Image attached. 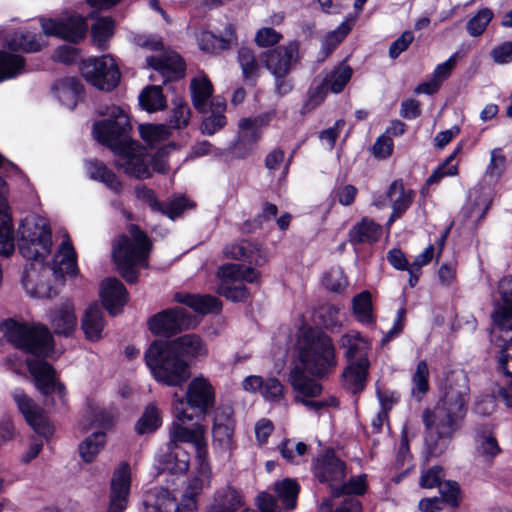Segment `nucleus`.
<instances>
[{
  "label": "nucleus",
  "mask_w": 512,
  "mask_h": 512,
  "mask_svg": "<svg viewBox=\"0 0 512 512\" xmlns=\"http://www.w3.org/2000/svg\"><path fill=\"white\" fill-rule=\"evenodd\" d=\"M469 395L468 377L463 372H454L448 377L443 396L434 410L423 411L425 443L430 456L438 457L447 449L449 439L466 416Z\"/></svg>",
  "instance_id": "obj_1"
},
{
  "label": "nucleus",
  "mask_w": 512,
  "mask_h": 512,
  "mask_svg": "<svg viewBox=\"0 0 512 512\" xmlns=\"http://www.w3.org/2000/svg\"><path fill=\"white\" fill-rule=\"evenodd\" d=\"M152 242L139 226H132L127 233L112 242V258L121 276L128 283L138 279L137 269L148 267Z\"/></svg>",
  "instance_id": "obj_2"
},
{
  "label": "nucleus",
  "mask_w": 512,
  "mask_h": 512,
  "mask_svg": "<svg viewBox=\"0 0 512 512\" xmlns=\"http://www.w3.org/2000/svg\"><path fill=\"white\" fill-rule=\"evenodd\" d=\"M145 362L154 378L167 386H181L191 375L189 364L161 341L150 345Z\"/></svg>",
  "instance_id": "obj_3"
},
{
  "label": "nucleus",
  "mask_w": 512,
  "mask_h": 512,
  "mask_svg": "<svg viewBox=\"0 0 512 512\" xmlns=\"http://www.w3.org/2000/svg\"><path fill=\"white\" fill-rule=\"evenodd\" d=\"M2 336L15 347L38 356H48L53 349V339L44 325L29 326L13 319L0 323Z\"/></svg>",
  "instance_id": "obj_4"
},
{
  "label": "nucleus",
  "mask_w": 512,
  "mask_h": 512,
  "mask_svg": "<svg viewBox=\"0 0 512 512\" xmlns=\"http://www.w3.org/2000/svg\"><path fill=\"white\" fill-rule=\"evenodd\" d=\"M300 361L311 375L328 374L337 365L332 339L318 331L306 333L300 345Z\"/></svg>",
  "instance_id": "obj_5"
},
{
  "label": "nucleus",
  "mask_w": 512,
  "mask_h": 512,
  "mask_svg": "<svg viewBox=\"0 0 512 512\" xmlns=\"http://www.w3.org/2000/svg\"><path fill=\"white\" fill-rule=\"evenodd\" d=\"M215 403L214 388L208 379L203 376L196 377L187 386L185 398L177 393L173 395L172 411L176 420L182 423L193 421L194 416L187 412V406L206 414Z\"/></svg>",
  "instance_id": "obj_6"
},
{
  "label": "nucleus",
  "mask_w": 512,
  "mask_h": 512,
  "mask_svg": "<svg viewBox=\"0 0 512 512\" xmlns=\"http://www.w3.org/2000/svg\"><path fill=\"white\" fill-rule=\"evenodd\" d=\"M260 273L241 264H225L219 267L217 277L220 280L218 293L234 302L246 301L250 293L243 282L254 283Z\"/></svg>",
  "instance_id": "obj_7"
},
{
  "label": "nucleus",
  "mask_w": 512,
  "mask_h": 512,
  "mask_svg": "<svg viewBox=\"0 0 512 512\" xmlns=\"http://www.w3.org/2000/svg\"><path fill=\"white\" fill-rule=\"evenodd\" d=\"M79 70L86 82L100 91L111 92L120 83V69L115 60L107 55L83 60Z\"/></svg>",
  "instance_id": "obj_8"
},
{
  "label": "nucleus",
  "mask_w": 512,
  "mask_h": 512,
  "mask_svg": "<svg viewBox=\"0 0 512 512\" xmlns=\"http://www.w3.org/2000/svg\"><path fill=\"white\" fill-rule=\"evenodd\" d=\"M17 236L20 254L42 267L53 244L50 226H19Z\"/></svg>",
  "instance_id": "obj_9"
},
{
  "label": "nucleus",
  "mask_w": 512,
  "mask_h": 512,
  "mask_svg": "<svg viewBox=\"0 0 512 512\" xmlns=\"http://www.w3.org/2000/svg\"><path fill=\"white\" fill-rule=\"evenodd\" d=\"M131 130L129 117L121 109L116 118L99 120L93 125L95 139L108 147L114 154L123 151V148H128L127 144L132 139L129 136Z\"/></svg>",
  "instance_id": "obj_10"
},
{
  "label": "nucleus",
  "mask_w": 512,
  "mask_h": 512,
  "mask_svg": "<svg viewBox=\"0 0 512 512\" xmlns=\"http://www.w3.org/2000/svg\"><path fill=\"white\" fill-rule=\"evenodd\" d=\"M300 41L291 40L262 52L259 56L264 67L272 74H290L300 61Z\"/></svg>",
  "instance_id": "obj_11"
},
{
  "label": "nucleus",
  "mask_w": 512,
  "mask_h": 512,
  "mask_svg": "<svg viewBox=\"0 0 512 512\" xmlns=\"http://www.w3.org/2000/svg\"><path fill=\"white\" fill-rule=\"evenodd\" d=\"M195 317L184 308L176 307L155 314L149 319V329L153 334L170 337L196 326Z\"/></svg>",
  "instance_id": "obj_12"
},
{
  "label": "nucleus",
  "mask_w": 512,
  "mask_h": 512,
  "mask_svg": "<svg viewBox=\"0 0 512 512\" xmlns=\"http://www.w3.org/2000/svg\"><path fill=\"white\" fill-rule=\"evenodd\" d=\"M129 148H123V151H118L115 155L121 158L118 166L123 169L124 173L129 177H134L139 180L149 179L151 172L147 164V151L138 142L130 139L127 144Z\"/></svg>",
  "instance_id": "obj_13"
},
{
  "label": "nucleus",
  "mask_w": 512,
  "mask_h": 512,
  "mask_svg": "<svg viewBox=\"0 0 512 512\" xmlns=\"http://www.w3.org/2000/svg\"><path fill=\"white\" fill-rule=\"evenodd\" d=\"M491 318L494 326L500 331H512V276L500 280Z\"/></svg>",
  "instance_id": "obj_14"
},
{
  "label": "nucleus",
  "mask_w": 512,
  "mask_h": 512,
  "mask_svg": "<svg viewBox=\"0 0 512 512\" xmlns=\"http://www.w3.org/2000/svg\"><path fill=\"white\" fill-rule=\"evenodd\" d=\"M12 397L33 430L46 438L50 437L54 430L44 411L21 389H15Z\"/></svg>",
  "instance_id": "obj_15"
},
{
  "label": "nucleus",
  "mask_w": 512,
  "mask_h": 512,
  "mask_svg": "<svg viewBox=\"0 0 512 512\" xmlns=\"http://www.w3.org/2000/svg\"><path fill=\"white\" fill-rule=\"evenodd\" d=\"M214 448L223 454H230L236 447L234 440V420L231 413L218 410L212 428Z\"/></svg>",
  "instance_id": "obj_16"
},
{
  "label": "nucleus",
  "mask_w": 512,
  "mask_h": 512,
  "mask_svg": "<svg viewBox=\"0 0 512 512\" xmlns=\"http://www.w3.org/2000/svg\"><path fill=\"white\" fill-rule=\"evenodd\" d=\"M29 372L34 377L37 389L44 395H49L55 391L63 397L65 395V386L56 379V372L46 361L32 359L27 361Z\"/></svg>",
  "instance_id": "obj_17"
},
{
  "label": "nucleus",
  "mask_w": 512,
  "mask_h": 512,
  "mask_svg": "<svg viewBox=\"0 0 512 512\" xmlns=\"http://www.w3.org/2000/svg\"><path fill=\"white\" fill-rule=\"evenodd\" d=\"M315 476L323 483H328L331 491L334 487H338L346 477L345 463L336 457L334 452L327 451L315 463Z\"/></svg>",
  "instance_id": "obj_18"
},
{
  "label": "nucleus",
  "mask_w": 512,
  "mask_h": 512,
  "mask_svg": "<svg viewBox=\"0 0 512 512\" xmlns=\"http://www.w3.org/2000/svg\"><path fill=\"white\" fill-rule=\"evenodd\" d=\"M50 267H46L42 262V267L38 263H31L25 267L22 283L26 291L34 297H51V289L47 278Z\"/></svg>",
  "instance_id": "obj_19"
},
{
  "label": "nucleus",
  "mask_w": 512,
  "mask_h": 512,
  "mask_svg": "<svg viewBox=\"0 0 512 512\" xmlns=\"http://www.w3.org/2000/svg\"><path fill=\"white\" fill-rule=\"evenodd\" d=\"M130 481L129 466L123 464L114 472L111 481L110 506L108 512H123L126 509Z\"/></svg>",
  "instance_id": "obj_20"
},
{
  "label": "nucleus",
  "mask_w": 512,
  "mask_h": 512,
  "mask_svg": "<svg viewBox=\"0 0 512 512\" xmlns=\"http://www.w3.org/2000/svg\"><path fill=\"white\" fill-rule=\"evenodd\" d=\"M100 297L105 309L117 315L128 301V292L118 279L108 278L101 284Z\"/></svg>",
  "instance_id": "obj_21"
},
{
  "label": "nucleus",
  "mask_w": 512,
  "mask_h": 512,
  "mask_svg": "<svg viewBox=\"0 0 512 512\" xmlns=\"http://www.w3.org/2000/svg\"><path fill=\"white\" fill-rule=\"evenodd\" d=\"M50 271L55 276L60 277L65 275L76 276L78 273L76 252L67 232L63 235V240L54 256Z\"/></svg>",
  "instance_id": "obj_22"
},
{
  "label": "nucleus",
  "mask_w": 512,
  "mask_h": 512,
  "mask_svg": "<svg viewBox=\"0 0 512 512\" xmlns=\"http://www.w3.org/2000/svg\"><path fill=\"white\" fill-rule=\"evenodd\" d=\"M223 253L227 258L245 261L256 266H262L267 262V253L259 245L247 240L226 245Z\"/></svg>",
  "instance_id": "obj_23"
},
{
  "label": "nucleus",
  "mask_w": 512,
  "mask_h": 512,
  "mask_svg": "<svg viewBox=\"0 0 512 512\" xmlns=\"http://www.w3.org/2000/svg\"><path fill=\"white\" fill-rule=\"evenodd\" d=\"M147 65L159 72L165 81L180 80L185 76L186 64L182 57L176 56H149Z\"/></svg>",
  "instance_id": "obj_24"
},
{
  "label": "nucleus",
  "mask_w": 512,
  "mask_h": 512,
  "mask_svg": "<svg viewBox=\"0 0 512 512\" xmlns=\"http://www.w3.org/2000/svg\"><path fill=\"white\" fill-rule=\"evenodd\" d=\"M49 322L55 334L70 336L77 324L73 304L70 301L61 303L50 312Z\"/></svg>",
  "instance_id": "obj_25"
},
{
  "label": "nucleus",
  "mask_w": 512,
  "mask_h": 512,
  "mask_svg": "<svg viewBox=\"0 0 512 512\" xmlns=\"http://www.w3.org/2000/svg\"><path fill=\"white\" fill-rule=\"evenodd\" d=\"M183 424L177 420L171 425L168 445L179 446V443H191L195 451L206 446L203 426L196 424L192 428H187Z\"/></svg>",
  "instance_id": "obj_26"
},
{
  "label": "nucleus",
  "mask_w": 512,
  "mask_h": 512,
  "mask_svg": "<svg viewBox=\"0 0 512 512\" xmlns=\"http://www.w3.org/2000/svg\"><path fill=\"white\" fill-rule=\"evenodd\" d=\"M85 169L91 180L104 184L117 195L122 192V182L103 161L97 158L88 159L85 161Z\"/></svg>",
  "instance_id": "obj_27"
},
{
  "label": "nucleus",
  "mask_w": 512,
  "mask_h": 512,
  "mask_svg": "<svg viewBox=\"0 0 512 512\" xmlns=\"http://www.w3.org/2000/svg\"><path fill=\"white\" fill-rule=\"evenodd\" d=\"M143 512H186L182 504L179 506L169 490L156 488L150 490L144 499Z\"/></svg>",
  "instance_id": "obj_28"
},
{
  "label": "nucleus",
  "mask_w": 512,
  "mask_h": 512,
  "mask_svg": "<svg viewBox=\"0 0 512 512\" xmlns=\"http://www.w3.org/2000/svg\"><path fill=\"white\" fill-rule=\"evenodd\" d=\"M339 346L344 350L347 362L368 359L367 355L371 349L369 341L357 331H350L342 335Z\"/></svg>",
  "instance_id": "obj_29"
},
{
  "label": "nucleus",
  "mask_w": 512,
  "mask_h": 512,
  "mask_svg": "<svg viewBox=\"0 0 512 512\" xmlns=\"http://www.w3.org/2000/svg\"><path fill=\"white\" fill-rule=\"evenodd\" d=\"M370 362L368 359L348 362L342 373L343 385L352 393H358L365 387Z\"/></svg>",
  "instance_id": "obj_30"
},
{
  "label": "nucleus",
  "mask_w": 512,
  "mask_h": 512,
  "mask_svg": "<svg viewBox=\"0 0 512 512\" xmlns=\"http://www.w3.org/2000/svg\"><path fill=\"white\" fill-rule=\"evenodd\" d=\"M387 196L393 202L392 213L386 224H392L398 220L412 203V191H406L401 180L393 181L387 191Z\"/></svg>",
  "instance_id": "obj_31"
},
{
  "label": "nucleus",
  "mask_w": 512,
  "mask_h": 512,
  "mask_svg": "<svg viewBox=\"0 0 512 512\" xmlns=\"http://www.w3.org/2000/svg\"><path fill=\"white\" fill-rule=\"evenodd\" d=\"M172 349L179 357L196 359L207 355L206 344L196 334H186L176 338L170 343Z\"/></svg>",
  "instance_id": "obj_32"
},
{
  "label": "nucleus",
  "mask_w": 512,
  "mask_h": 512,
  "mask_svg": "<svg viewBox=\"0 0 512 512\" xmlns=\"http://www.w3.org/2000/svg\"><path fill=\"white\" fill-rule=\"evenodd\" d=\"M174 299L176 302L185 304L195 312L201 314L218 313L222 308L221 301L211 295H195L178 292L174 295Z\"/></svg>",
  "instance_id": "obj_33"
},
{
  "label": "nucleus",
  "mask_w": 512,
  "mask_h": 512,
  "mask_svg": "<svg viewBox=\"0 0 512 512\" xmlns=\"http://www.w3.org/2000/svg\"><path fill=\"white\" fill-rule=\"evenodd\" d=\"M492 201L489 195L479 193L473 200L463 206L461 210L463 221L468 224H480L483 222L487 212L491 208Z\"/></svg>",
  "instance_id": "obj_34"
},
{
  "label": "nucleus",
  "mask_w": 512,
  "mask_h": 512,
  "mask_svg": "<svg viewBox=\"0 0 512 512\" xmlns=\"http://www.w3.org/2000/svg\"><path fill=\"white\" fill-rule=\"evenodd\" d=\"M213 85L207 76L194 77L190 83L191 101L195 110L206 113L208 101L213 95Z\"/></svg>",
  "instance_id": "obj_35"
},
{
  "label": "nucleus",
  "mask_w": 512,
  "mask_h": 512,
  "mask_svg": "<svg viewBox=\"0 0 512 512\" xmlns=\"http://www.w3.org/2000/svg\"><path fill=\"white\" fill-rule=\"evenodd\" d=\"M244 505L242 494L228 486L218 491L208 512H235Z\"/></svg>",
  "instance_id": "obj_36"
},
{
  "label": "nucleus",
  "mask_w": 512,
  "mask_h": 512,
  "mask_svg": "<svg viewBox=\"0 0 512 512\" xmlns=\"http://www.w3.org/2000/svg\"><path fill=\"white\" fill-rule=\"evenodd\" d=\"M229 37L217 36L213 32H203L199 39V48L206 53L220 54L229 50L231 47V38L235 37L234 27L230 24L226 27Z\"/></svg>",
  "instance_id": "obj_37"
},
{
  "label": "nucleus",
  "mask_w": 512,
  "mask_h": 512,
  "mask_svg": "<svg viewBox=\"0 0 512 512\" xmlns=\"http://www.w3.org/2000/svg\"><path fill=\"white\" fill-rule=\"evenodd\" d=\"M26 67V59L18 54L0 50V83L11 80L22 74Z\"/></svg>",
  "instance_id": "obj_38"
},
{
  "label": "nucleus",
  "mask_w": 512,
  "mask_h": 512,
  "mask_svg": "<svg viewBox=\"0 0 512 512\" xmlns=\"http://www.w3.org/2000/svg\"><path fill=\"white\" fill-rule=\"evenodd\" d=\"M189 453L180 446L168 445V452L163 455V468L172 474H182L189 469Z\"/></svg>",
  "instance_id": "obj_39"
},
{
  "label": "nucleus",
  "mask_w": 512,
  "mask_h": 512,
  "mask_svg": "<svg viewBox=\"0 0 512 512\" xmlns=\"http://www.w3.org/2000/svg\"><path fill=\"white\" fill-rule=\"evenodd\" d=\"M88 25L81 15H72L66 19H62L61 39L64 41L78 44L85 37Z\"/></svg>",
  "instance_id": "obj_40"
},
{
  "label": "nucleus",
  "mask_w": 512,
  "mask_h": 512,
  "mask_svg": "<svg viewBox=\"0 0 512 512\" xmlns=\"http://www.w3.org/2000/svg\"><path fill=\"white\" fill-rule=\"evenodd\" d=\"M289 380L293 389L299 393L297 396L309 398L316 397L321 393V385L308 378L299 367L291 370Z\"/></svg>",
  "instance_id": "obj_41"
},
{
  "label": "nucleus",
  "mask_w": 512,
  "mask_h": 512,
  "mask_svg": "<svg viewBox=\"0 0 512 512\" xmlns=\"http://www.w3.org/2000/svg\"><path fill=\"white\" fill-rule=\"evenodd\" d=\"M103 327L104 321L101 308L96 304L89 306L82 319V329L86 337L91 341L99 340Z\"/></svg>",
  "instance_id": "obj_42"
},
{
  "label": "nucleus",
  "mask_w": 512,
  "mask_h": 512,
  "mask_svg": "<svg viewBox=\"0 0 512 512\" xmlns=\"http://www.w3.org/2000/svg\"><path fill=\"white\" fill-rule=\"evenodd\" d=\"M210 106L211 115L205 117L200 125L201 133L205 135H213L227 124V119L224 115L226 104L224 102L212 101Z\"/></svg>",
  "instance_id": "obj_43"
},
{
  "label": "nucleus",
  "mask_w": 512,
  "mask_h": 512,
  "mask_svg": "<svg viewBox=\"0 0 512 512\" xmlns=\"http://www.w3.org/2000/svg\"><path fill=\"white\" fill-rule=\"evenodd\" d=\"M141 108L149 113L162 111L167 107L166 98L161 86L150 85L142 90L139 95Z\"/></svg>",
  "instance_id": "obj_44"
},
{
  "label": "nucleus",
  "mask_w": 512,
  "mask_h": 512,
  "mask_svg": "<svg viewBox=\"0 0 512 512\" xmlns=\"http://www.w3.org/2000/svg\"><path fill=\"white\" fill-rule=\"evenodd\" d=\"M115 21L112 17H100L91 27L92 42L102 51L108 48V41L114 35Z\"/></svg>",
  "instance_id": "obj_45"
},
{
  "label": "nucleus",
  "mask_w": 512,
  "mask_h": 512,
  "mask_svg": "<svg viewBox=\"0 0 512 512\" xmlns=\"http://www.w3.org/2000/svg\"><path fill=\"white\" fill-rule=\"evenodd\" d=\"M196 202L184 194H179L168 201H162L159 213L174 221L187 211L195 209Z\"/></svg>",
  "instance_id": "obj_46"
},
{
  "label": "nucleus",
  "mask_w": 512,
  "mask_h": 512,
  "mask_svg": "<svg viewBox=\"0 0 512 512\" xmlns=\"http://www.w3.org/2000/svg\"><path fill=\"white\" fill-rule=\"evenodd\" d=\"M59 98L68 99V106L74 109L77 102L83 98L85 88L82 82L77 77H66L59 82Z\"/></svg>",
  "instance_id": "obj_47"
},
{
  "label": "nucleus",
  "mask_w": 512,
  "mask_h": 512,
  "mask_svg": "<svg viewBox=\"0 0 512 512\" xmlns=\"http://www.w3.org/2000/svg\"><path fill=\"white\" fill-rule=\"evenodd\" d=\"M352 75L351 66L342 62L324 78V81L332 93L339 94L349 83Z\"/></svg>",
  "instance_id": "obj_48"
},
{
  "label": "nucleus",
  "mask_w": 512,
  "mask_h": 512,
  "mask_svg": "<svg viewBox=\"0 0 512 512\" xmlns=\"http://www.w3.org/2000/svg\"><path fill=\"white\" fill-rule=\"evenodd\" d=\"M106 442V435L103 432H95L87 437L79 445V453L81 458L89 463L92 462L98 455L100 450L104 447Z\"/></svg>",
  "instance_id": "obj_49"
},
{
  "label": "nucleus",
  "mask_w": 512,
  "mask_h": 512,
  "mask_svg": "<svg viewBox=\"0 0 512 512\" xmlns=\"http://www.w3.org/2000/svg\"><path fill=\"white\" fill-rule=\"evenodd\" d=\"M138 130L141 139L151 147L164 142L169 137L166 126L162 124H140Z\"/></svg>",
  "instance_id": "obj_50"
},
{
  "label": "nucleus",
  "mask_w": 512,
  "mask_h": 512,
  "mask_svg": "<svg viewBox=\"0 0 512 512\" xmlns=\"http://www.w3.org/2000/svg\"><path fill=\"white\" fill-rule=\"evenodd\" d=\"M366 491V479L365 475L352 477L348 482L340 483L338 487H334L332 490V497H356V495H362Z\"/></svg>",
  "instance_id": "obj_51"
},
{
  "label": "nucleus",
  "mask_w": 512,
  "mask_h": 512,
  "mask_svg": "<svg viewBox=\"0 0 512 512\" xmlns=\"http://www.w3.org/2000/svg\"><path fill=\"white\" fill-rule=\"evenodd\" d=\"M493 11L490 8H481L471 17L466 24V30L472 37L481 36L493 19Z\"/></svg>",
  "instance_id": "obj_52"
},
{
  "label": "nucleus",
  "mask_w": 512,
  "mask_h": 512,
  "mask_svg": "<svg viewBox=\"0 0 512 512\" xmlns=\"http://www.w3.org/2000/svg\"><path fill=\"white\" fill-rule=\"evenodd\" d=\"M8 48L12 53L18 51L31 53L40 51L42 46L37 40L36 35L22 32L8 41Z\"/></svg>",
  "instance_id": "obj_53"
},
{
  "label": "nucleus",
  "mask_w": 512,
  "mask_h": 512,
  "mask_svg": "<svg viewBox=\"0 0 512 512\" xmlns=\"http://www.w3.org/2000/svg\"><path fill=\"white\" fill-rule=\"evenodd\" d=\"M275 490L285 508H295L299 493V485L295 480L284 479L283 481L276 483Z\"/></svg>",
  "instance_id": "obj_54"
},
{
  "label": "nucleus",
  "mask_w": 512,
  "mask_h": 512,
  "mask_svg": "<svg viewBox=\"0 0 512 512\" xmlns=\"http://www.w3.org/2000/svg\"><path fill=\"white\" fill-rule=\"evenodd\" d=\"M352 303L357 319L362 323H371L373 320L371 294L368 291H363L353 298Z\"/></svg>",
  "instance_id": "obj_55"
},
{
  "label": "nucleus",
  "mask_w": 512,
  "mask_h": 512,
  "mask_svg": "<svg viewBox=\"0 0 512 512\" xmlns=\"http://www.w3.org/2000/svg\"><path fill=\"white\" fill-rule=\"evenodd\" d=\"M161 425L159 410L154 405H148L136 424V431L145 434L155 431Z\"/></svg>",
  "instance_id": "obj_56"
},
{
  "label": "nucleus",
  "mask_w": 512,
  "mask_h": 512,
  "mask_svg": "<svg viewBox=\"0 0 512 512\" xmlns=\"http://www.w3.org/2000/svg\"><path fill=\"white\" fill-rule=\"evenodd\" d=\"M380 226H353L349 232L350 242L354 244L373 243L381 236Z\"/></svg>",
  "instance_id": "obj_57"
},
{
  "label": "nucleus",
  "mask_w": 512,
  "mask_h": 512,
  "mask_svg": "<svg viewBox=\"0 0 512 512\" xmlns=\"http://www.w3.org/2000/svg\"><path fill=\"white\" fill-rule=\"evenodd\" d=\"M327 89L328 86L324 80L321 84H318L315 87H310L307 92V99L301 107V113H309L321 105L327 97Z\"/></svg>",
  "instance_id": "obj_58"
},
{
  "label": "nucleus",
  "mask_w": 512,
  "mask_h": 512,
  "mask_svg": "<svg viewBox=\"0 0 512 512\" xmlns=\"http://www.w3.org/2000/svg\"><path fill=\"white\" fill-rule=\"evenodd\" d=\"M429 368L426 361L418 362L416 370L412 376V393L416 392L424 395L429 390Z\"/></svg>",
  "instance_id": "obj_59"
},
{
  "label": "nucleus",
  "mask_w": 512,
  "mask_h": 512,
  "mask_svg": "<svg viewBox=\"0 0 512 512\" xmlns=\"http://www.w3.org/2000/svg\"><path fill=\"white\" fill-rule=\"evenodd\" d=\"M477 451L487 457H494L500 452L496 438L491 432H483L477 436Z\"/></svg>",
  "instance_id": "obj_60"
},
{
  "label": "nucleus",
  "mask_w": 512,
  "mask_h": 512,
  "mask_svg": "<svg viewBox=\"0 0 512 512\" xmlns=\"http://www.w3.org/2000/svg\"><path fill=\"white\" fill-rule=\"evenodd\" d=\"M191 110L187 103L176 104L171 111L169 123L174 129L185 128L189 124Z\"/></svg>",
  "instance_id": "obj_61"
},
{
  "label": "nucleus",
  "mask_w": 512,
  "mask_h": 512,
  "mask_svg": "<svg viewBox=\"0 0 512 512\" xmlns=\"http://www.w3.org/2000/svg\"><path fill=\"white\" fill-rule=\"evenodd\" d=\"M323 285L332 292H340L347 286V279L340 268H332L324 275Z\"/></svg>",
  "instance_id": "obj_62"
},
{
  "label": "nucleus",
  "mask_w": 512,
  "mask_h": 512,
  "mask_svg": "<svg viewBox=\"0 0 512 512\" xmlns=\"http://www.w3.org/2000/svg\"><path fill=\"white\" fill-rule=\"evenodd\" d=\"M282 38L283 35L274 28L264 27L257 31L254 40L257 46L267 48L277 45Z\"/></svg>",
  "instance_id": "obj_63"
},
{
  "label": "nucleus",
  "mask_w": 512,
  "mask_h": 512,
  "mask_svg": "<svg viewBox=\"0 0 512 512\" xmlns=\"http://www.w3.org/2000/svg\"><path fill=\"white\" fill-rule=\"evenodd\" d=\"M490 55L497 64H508L512 62V41H504L495 46Z\"/></svg>",
  "instance_id": "obj_64"
}]
</instances>
